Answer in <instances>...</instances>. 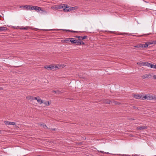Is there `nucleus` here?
Masks as SVG:
<instances>
[{"mask_svg":"<svg viewBox=\"0 0 156 156\" xmlns=\"http://www.w3.org/2000/svg\"><path fill=\"white\" fill-rule=\"evenodd\" d=\"M103 102L105 104H111V101L110 100L108 99H105L103 100Z\"/></svg>","mask_w":156,"mask_h":156,"instance_id":"423d86ee","label":"nucleus"},{"mask_svg":"<svg viewBox=\"0 0 156 156\" xmlns=\"http://www.w3.org/2000/svg\"><path fill=\"white\" fill-rule=\"evenodd\" d=\"M27 27H22V28H21V29H24V30H26L27 29Z\"/></svg>","mask_w":156,"mask_h":156,"instance_id":"49530a36","label":"nucleus"},{"mask_svg":"<svg viewBox=\"0 0 156 156\" xmlns=\"http://www.w3.org/2000/svg\"><path fill=\"white\" fill-rule=\"evenodd\" d=\"M66 4H60V7H61V8H60V9H65L66 6Z\"/></svg>","mask_w":156,"mask_h":156,"instance_id":"f3484780","label":"nucleus"},{"mask_svg":"<svg viewBox=\"0 0 156 156\" xmlns=\"http://www.w3.org/2000/svg\"><path fill=\"white\" fill-rule=\"evenodd\" d=\"M143 62H139L137 63V64L139 66H143Z\"/></svg>","mask_w":156,"mask_h":156,"instance_id":"dca6fc26","label":"nucleus"},{"mask_svg":"<svg viewBox=\"0 0 156 156\" xmlns=\"http://www.w3.org/2000/svg\"><path fill=\"white\" fill-rule=\"evenodd\" d=\"M59 65H56L55 67H54V68H59Z\"/></svg>","mask_w":156,"mask_h":156,"instance_id":"ea45409f","label":"nucleus"},{"mask_svg":"<svg viewBox=\"0 0 156 156\" xmlns=\"http://www.w3.org/2000/svg\"><path fill=\"white\" fill-rule=\"evenodd\" d=\"M153 78L154 79H156V75H153Z\"/></svg>","mask_w":156,"mask_h":156,"instance_id":"37998d69","label":"nucleus"},{"mask_svg":"<svg viewBox=\"0 0 156 156\" xmlns=\"http://www.w3.org/2000/svg\"><path fill=\"white\" fill-rule=\"evenodd\" d=\"M39 104L40 105L41 104L43 103L42 100L39 97H38L37 98V100H36Z\"/></svg>","mask_w":156,"mask_h":156,"instance_id":"1a4fd4ad","label":"nucleus"},{"mask_svg":"<svg viewBox=\"0 0 156 156\" xmlns=\"http://www.w3.org/2000/svg\"><path fill=\"white\" fill-rule=\"evenodd\" d=\"M63 30L66 31V32H70L71 31V30Z\"/></svg>","mask_w":156,"mask_h":156,"instance_id":"72a5a7b5","label":"nucleus"},{"mask_svg":"<svg viewBox=\"0 0 156 156\" xmlns=\"http://www.w3.org/2000/svg\"><path fill=\"white\" fill-rule=\"evenodd\" d=\"M152 42H153V44H156V40L152 41Z\"/></svg>","mask_w":156,"mask_h":156,"instance_id":"4c0bfd02","label":"nucleus"},{"mask_svg":"<svg viewBox=\"0 0 156 156\" xmlns=\"http://www.w3.org/2000/svg\"><path fill=\"white\" fill-rule=\"evenodd\" d=\"M61 41L62 42V43H64V42H65V39H64V40H62Z\"/></svg>","mask_w":156,"mask_h":156,"instance_id":"c03bdc74","label":"nucleus"},{"mask_svg":"<svg viewBox=\"0 0 156 156\" xmlns=\"http://www.w3.org/2000/svg\"><path fill=\"white\" fill-rule=\"evenodd\" d=\"M35 6L32 5H29V9L31 10H34Z\"/></svg>","mask_w":156,"mask_h":156,"instance_id":"a211bd4d","label":"nucleus"},{"mask_svg":"<svg viewBox=\"0 0 156 156\" xmlns=\"http://www.w3.org/2000/svg\"><path fill=\"white\" fill-rule=\"evenodd\" d=\"M45 105H47L48 104L47 106H49V103L48 101H47L46 102H45L44 103Z\"/></svg>","mask_w":156,"mask_h":156,"instance_id":"cd10ccee","label":"nucleus"},{"mask_svg":"<svg viewBox=\"0 0 156 156\" xmlns=\"http://www.w3.org/2000/svg\"><path fill=\"white\" fill-rule=\"evenodd\" d=\"M25 6V8H26L27 9H29V5H26Z\"/></svg>","mask_w":156,"mask_h":156,"instance_id":"2f4dec72","label":"nucleus"},{"mask_svg":"<svg viewBox=\"0 0 156 156\" xmlns=\"http://www.w3.org/2000/svg\"><path fill=\"white\" fill-rule=\"evenodd\" d=\"M133 97L137 99H141L142 98V97L141 96L139 95H138L134 94L133 95Z\"/></svg>","mask_w":156,"mask_h":156,"instance_id":"6e6552de","label":"nucleus"},{"mask_svg":"<svg viewBox=\"0 0 156 156\" xmlns=\"http://www.w3.org/2000/svg\"><path fill=\"white\" fill-rule=\"evenodd\" d=\"M57 9H60V8H61V7H60V5H57V6H56V7H55Z\"/></svg>","mask_w":156,"mask_h":156,"instance_id":"c85d7f7f","label":"nucleus"},{"mask_svg":"<svg viewBox=\"0 0 156 156\" xmlns=\"http://www.w3.org/2000/svg\"><path fill=\"white\" fill-rule=\"evenodd\" d=\"M150 97L148 96H147L145 95L144 97H143V98H141V99H143V98H144L145 99H147L148 100L149 99V98H150Z\"/></svg>","mask_w":156,"mask_h":156,"instance_id":"aec40b11","label":"nucleus"},{"mask_svg":"<svg viewBox=\"0 0 156 156\" xmlns=\"http://www.w3.org/2000/svg\"><path fill=\"white\" fill-rule=\"evenodd\" d=\"M32 97V96H29L26 97L27 99L28 100H30L31 99V98Z\"/></svg>","mask_w":156,"mask_h":156,"instance_id":"a878e982","label":"nucleus"},{"mask_svg":"<svg viewBox=\"0 0 156 156\" xmlns=\"http://www.w3.org/2000/svg\"><path fill=\"white\" fill-rule=\"evenodd\" d=\"M147 127L146 126H140V127H137L136 129L137 130H143L145 129H147Z\"/></svg>","mask_w":156,"mask_h":156,"instance_id":"20e7f679","label":"nucleus"},{"mask_svg":"<svg viewBox=\"0 0 156 156\" xmlns=\"http://www.w3.org/2000/svg\"><path fill=\"white\" fill-rule=\"evenodd\" d=\"M129 120H131V118L129 119Z\"/></svg>","mask_w":156,"mask_h":156,"instance_id":"864d4df0","label":"nucleus"},{"mask_svg":"<svg viewBox=\"0 0 156 156\" xmlns=\"http://www.w3.org/2000/svg\"><path fill=\"white\" fill-rule=\"evenodd\" d=\"M147 62H143V66H147Z\"/></svg>","mask_w":156,"mask_h":156,"instance_id":"58836bf2","label":"nucleus"},{"mask_svg":"<svg viewBox=\"0 0 156 156\" xmlns=\"http://www.w3.org/2000/svg\"><path fill=\"white\" fill-rule=\"evenodd\" d=\"M71 32L77 33H78L79 32L78 31H75L71 30Z\"/></svg>","mask_w":156,"mask_h":156,"instance_id":"473e14b6","label":"nucleus"},{"mask_svg":"<svg viewBox=\"0 0 156 156\" xmlns=\"http://www.w3.org/2000/svg\"><path fill=\"white\" fill-rule=\"evenodd\" d=\"M1 133V130H0V134Z\"/></svg>","mask_w":156,"mask_h":156,"instance_id":"603ef678","label":"nucleus"},{"mask_svg":"<svg viewBox=\"0 0 156 156\" xmlns=\"http://www.w3.org/2000/svg\"><path fill=\"white\" fill-rule=\"evenodd\" d=\"M120 103L118 102L115 101H113L111 102V104L112 105H120Z\"/></svg>","mask_w":156,"mask_h":156,"instance_id":"9d476101","label":"nucleus"},{"mask_svg":"<svg viewBox=\"0 0 156 156\" xmlns=\"http://www.w3.org/2000/svg\"><path fill=\"white\" fill-rule=\"evenodd\" d=\"M154 98L156 99V98L155 97Z\"/></svg>","mask_w":156,"mask_h":156,"instance_id":"5fc2aeb1","label":"nucleus"},{"mask_svg":"<svg viewBox=\"0 0 156 156\" xmlns=\"http://www.w3.org/2000/svg\"><path fill=\"white\" fill-rule=\"evenodd\" d=\"M4 122L5 123V124L6 125H16V123L14 122H10L9 121H5Z\"/></svg>","mask_w":156,"mask_h":156,"instance_id":"f03ea898","label":"nucleus"},{"mask_svg":"<svg viewBox=\"0 0 156 156\" xmlns=\"http://www.w3.org/2000/svg\"><path fill=\"white\" fill-rule=\"evenodd\" d=\"M40 125L42 126L45 129H49L47 127V126L44 123H42L41 124H40Z\"/></svg>","mask_w":156,"mask_h":156,"instance_id":"4468645a","label":"nucleus"},{"mask_svg":"<svg viewBox=\"0 0 156 156\" xmlns=\"http://www.w3.org/2000/svg\"><path fill=\"white\" fill-rule=\"evenodd\" d=\"M133 108L134 109H138V108L137 107H135V106H133Z\"/></svg>","mask_w":156,"mask_h":156,"instance_id":"79ce46f5","label":"nucleus"},{"mask_svg":"<svg viewBox=\"0 0 156 156\" xmlns=\"http://www.w3.org/2000/svg\"><path fill=\"white\" fill-rule=\"evenodd\" d=\"M100 152L101 153H104V152L103 151H100Z\"/></svg>","mask_w":156,"mask_h":156,"instance_id":"09e8293b","label":"nucleus"},{"mask_svg":"<svg viewBox=\"0 0 156 156\" xmlns=\"http://www.w3.org/2000/svg\"><path fill=\"white\" fill-rule=\"evenodd\" d=\"M85 45V43L84 42H83V41H80V45Z\"/></svg>","mask_w":156,"mask_h":156,"instance_id":"bb28decb","label":"nucleus"},{"mask_svg":"<svg viewBox=\"0 0 156 156\" xmlns=\"http://www.w3.org/2000/svg\"><path fill=\"white\" fill-rule=\"evenodd\" d=\"M87 37V36H84L83 37H82L81 38V40H83L84 39H86Z\"/></svg>","mask_w":156,"mask_h":156,"instance_id":"393cba45","label":"nucleus"},{"mask_svg":"<svg viewBox=\"0 0 156 156\" xmlns=\"http://www.w3.org/2000/svg\"><path fill=\"white\" fill-rule=\"evenodd\" d=\"M150 75L149 74H145V75L142 76H141V77L143 79H144L145 78H147L149 77Z\"/></svg>","mask_w":156,"mask_h":156,"instance_id":"f8f14e48","label":"nucleus"},{"mask_svg":"<svg viewBox=\"0 0 156 156\" xmlns=\"http://www.w3.org/2000/svg\"><path fill=\"white\" fill-rule=\"evenodd\" d=\"M74 40V42H74V44H76V41H78V40H76V39H75V38H74V40Z\"/></svg>","mask_w":156,"mask_h":156,"instance_id":"a19ab883","label":"nucleus"},{"mask_svg":"<svg viewBox=\"0 0 156 156\" xmlns=\"http://www.w3.org/2000/svg\"><path fill=\"white\" fill-rule=\"evenodd\" d=\"M77 7L76 6L74 7H71L69 8V10L70 11L72 10H75L76 9Z\"/></svg>","mask_w":156,"mask_h":156,"instance_id":"6ab92c4d","label":"nucleus"},{"mask_svg":"<svg viewBox=\"0 0 156 156\" xmlns=\"http://www.w3.org/2000/svg\"><path fill=\"white\" fill-rule=\"evenodd\" d=\"M7 30V28L4 27H0V31H2L4 30Z\"/></svg>","mask_w":156,"mask_h":156,"instance_id":"ddd939ff","label":"nucleus"},{"mask_svg":"<svg viewBox=\"0 0 156 156\" xmlns=\"http://www.w3.org/2000/svg\"><path fill=\"white\" fill-rule=\"evenodd\" d=\"M51 129L53 131H55L56 130V128Z\"/></svg>","mask_w":156,"mask_h":156,"instance_id":"a18cd8bd","label":"nucleus"},{"mask_svg":"<svg viewBox=\"0 0 156 156\" xmlns=\"http://www.w3.org/2000/svg\"><path fill=\"white\" fill-rule=\"evenodd\" d=\"M153 44V42L151 41H148L145 43V44H144V47L147 48L148 46L151 45Z\"/></svg>","mask_w":156,"mask_h":156,"instance_id":"7ed1b4c3","label":"nucleus"},{"mask_svg":"<svg viewBox=\"0 0 156 156\" xmlns=\"http://www.w3.org/2000/svg\"><path fill=\"white\" fill-rule=\"evenodd\" d=\"M151 63H150L148 62H147V66H147L148 67H150V65H151Z\"/></svg>","mask_w":156,"mask_h":156,"instance_id":"c756f323","label":"nucleus"},{"mask_svg":"<svg viewBox=\"0 0 156 156\" xmlns=\"http://www.w3.org/2000/svg\"><path fill=\"white\" fill-rule=\"evenodd\" d=\"M74 37H75L78 38L79 39L78 40H79V41L81 40V38L82 37V36H75Z\"/></svg>","mask_w":156,"mask_h":156,"instance_id":"412c9836","label":"nucleus"},{"mask_svg":"<svg viewBox=\"0 0 156 156\" xmlns=\"http://www.w3.org/2000/svg\"><path fill=\"white\" fill-rule=\"evenodd\" d=\"M70 38L69 40H74V38Z\"/></svg>","mask_w":156,"mask_h":156,"instance_id":"de8ad7c7","label":"nucleus"},{"mask_svg":"<svg viewBox=\"0 0 156 156\" xmlns=\"http://www.w3.org/2000/svg\"><path fill=\"white\" fill-rule=\"evenodd\" d=\"M131 120H135V119H132V118H131Z\"/></svg>","mask_w":156,"mask_h":156,"instance_id":"8fccbe9b","label":"nucleus"},{"mask_svg":"<svg viewBox=\"0 0 156 156\" xmlns=\"http://www.w3.org/2000/svg\"><path fill=\"white\" fill-rule=\"evenodd\" d=\"M52 92L53 93H55L57 94H60V93H61V92L58 90H53Z\"/></svg>","mask_w":156,"mask_h":156,"instance_id":"2eb2a0df","label":"nucleus"},{"mask_svg":"<svg viewBox=\"0 0 156 156\" xmlns=\"http://www.w3.org/2000/svg\"><path fill=\"white\" fill-rule=\"evenodd\" d=\"M69 42H70L72 44H74V42H75L73 40H70Z\"/></svg>","mask_w":156,"mask_h":156,"instance_id":"e433bc0d","label":"nucleus"},{"mask_svg":"<svg viewBox=\"0 0 156 156\" xmlns=\"http://www.w3.org/2000/svg\"><path fill=\"white\" fill-rule=\"evenodd\" d=\"M25 5H21L20 6V8L23 9H24L25 8Z\"/></svg>","mask_w":156,"mask_h":156,"instance_id":"f704fd0d","label":"nucleus"},{"mask_svg":"<svg viewBox=\"0 0 156 156\" xmlns=\"http://www.w3.org/2000/svg\"><path fill=\"white\" fill-rule=\"evenodd\" d=\"M37 97H33L32 96V97L31 98V99L32 100H37Z\"/></svg>","mask_w":156,"mask_h":156,"instance_id":"b1692460","label":"nucleus"},{"mask_svg":"<svg viewBox=\"0 0 156 156\" xmlns=\"http://www.w3.org/2000/svg\"><path fill=\"white\" fill-rule=\"evenodd\" d=\"M22 66H23V65H20V66H13L12 67H14L17 68V67H21Z\"/></svg>","mask_w":156,"mask_h":156,"instance_id":"c9c22d12","label":"nucleus"},{"mask_svg":"<svg viewBox=\"0 0 156 156\" xmlns=\"http://www.w3.org/2000/svg\"><path fill=\"white\" fill-rule=\"evenodd\" d=\"M70 38H66L65 39V42L66 43H68L69 42V40Z\"/></svg>","mask_w":156,"mask_h":156,"instance_id":"5701e85b","label":"nucleus"},{"mask_svg":"<svg viewBox=\"0 0 156 156\" xmlns=\"http://www.w3.org/2000/svg\"><path fill=\"white\" fill-rule=\"evenodd\" d=\"M36 11L38 12L40 11H44L41 9V7L37 6H35V9Z\"/></svg>","mask_w":156,"mask_h":156,"instance_id":"9b49d317","label":"nucleus"},{"mask_svg":"<svg viewBox=\"0 0 156 156\" xmlns=\"http://www.w3.org/2000/svg\"><path fill=\"white\" fill-rule=\"evenodd\" d=\"M144 44H138L135 45L134 47V48H137L140 49L144 47Z\"/></svg>","mask_w":156,"mask_h":156,"instance_id":"39448f33","label":"nucleus"},{"mask_svg":"<svg viewBox=\"0 0 156 156\" xmlns=\"http://www.w3.org/2000/svg\"><path fill=\"white\" fill-rule=\"evenodd\" d=\"M76 45H79L80 44V41L79 40H78L77 41H76Z\"/></svg>","mask_w":156,"mask_h":156,"instance_id":"7c9ffc66","label":"nucleus"},{"mask_svg":"<svg viewBox=\"0 0 156 156\" xmlns=\"http://www.w3.org/2000/svg\"><path fill=\"white\" fill-rule=\"evenodd\" d=\"M63 10L65 12H67L70 11L68 5L66 4L65 9Z\"/></svg>","mask_w":156,"mask_h":156,"instance_id":"0eeeda50","label":"nucleus"},{"mask_svg":"<svg viewBox=\"0 0 156 156\" xmlns=\"http://www.w3.org/2000/svg\"><path fill=\"white\" fill-rule=\"evenodd\" d=\"M44 68L49 70V69L51 70L52 69L54 68V66L53 65H50L49 66H45Z\"/></svg>","mask_w":156,"mask_h":156,"instance_id":"f257e3e1","label":"nucleus"},{"mask_svg":"<svg viewBox=\"0 0 156 156\" xmlns=\"http://www.w3.org/2000/svg\"><path fill=\"white\" fill-rule=\"evenodd\" d=\"M150 65V67L151 68H154L155 69L156 65H154L151 64Z\"/></svg>","mask_w":156,"mask_h":156,"instance_id":"4be33fe9","label":"nucleus"},{"mask_svg":"<svg viewBox=\"0 0 156 156\" xmlns=\"http://www.w3.org/2000/svg\"><path fill=\"white\" fill-rule=\"evenodd\" d=\"M1 55L0 54V57L1 56Z\"/></svg>","mask_w":156,"mask_h":156,"instance_id":"6e6d98bb","label":"nucleus"},{"mask_svg":"<svg viewBox=\"0 0 156 156\" xmlns=\"http://www.w3.org/2000/svg\"><path fill=\"white\" fill-rule=\"evenodd\" d=\"M151 34V33H149L147 35H150V34Z\"/></svg>","mask_w":156,"mask_h":156,"instance_id":"3c124183","label":"nucleus"}]
</instances>
